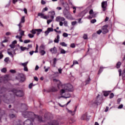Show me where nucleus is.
Returning a JSON list of instances; mask_svg holds the SVG:
<instances>
[{"label": "nucleus", "instance_id": "1", "mask_svg": "<svg viewBox=\"0 0 125 125\" xmlns=\"http://www.w3.org/2000/svg\"><path fill=\"white\" fill-rule=\"evenodd\" d=\"M22 116L24 118H29L30 119L37 120L38 123H42V116L36 115L33 112L25 111L22 113Z\"/></svg>", "mask_w": 125, "mask_h": 125}, {"label": "nucleus", "instance_id": "2", "mask_svg": "<svg viewBox=\"0 0 125 125\" xmlns=\"http://www.w3.org/2000/svg\"><path fill=\"white\" fill-rule=\"evenodd\" d=\"M103 95L98 94L96 98L92 101V105L98 106L103 102Z\"/></svg>", "mask_w": 125, "mask_h": 125}, {"label": "nucleus", "instance_id": "3", "mask_svg": "<svg viewBox=\"0 0 125 125\" xmlns=\"http://www.w3.org/2000/svg\"><path fill=\"white\" fill-rule=\"evenodd\" d=\"M11 92L14 93V94H15L16 96H18V97H22L24 95V94L23 93V91L21 90H17L16 89H13L11 90Z\"/></svg>", "mask_w": 125, "mask_h": 125}, {"label": "nucleus", "instance_id": "4", "mask_svg": "<svg viewBox=\"0 0 125 125\" xmlns=\"http://www.w3.org/2000/svg\"><path fill=\"white\" fill-rule=\"evenodd\" d=\"M64 89L65 90H67V91H69V92H72L74 91V88L73 87V85L70 83L64 84V86H63Z\"/></svg>", "mask_w": 125, "mask_h": 125}, {"label": "nucleus", "instance_id": "5", "mask_svg": "<svg viewBox=\"0 0 125 125\" xmlns=\"http://www.w3.org/2000/svg\"><path fill=\"white\" fill-rule=\"evenodd\" d=\"M63 14L64 17H65V18H67V19H72V15H71V13L69 12V11H68V10H64Z\"/></svg>", "mask_w": 125, "mask_h": 125}, {"label": "nucleus", "instance_id": "6", "mask_svg": "<svg viewBox=\"0 0 125 125\" xmlns=\"http://www.w3.org/2000/svg\"><path fill=\"white\" fill-rule=\"evenodd\" d=\"M36 121H37V122H38L37 120L34 119H27L24 122L23 124H24V125H33V122H36Z\"/></svg>", "mask_w": 125, "mask_h": 125}, {"label": "nucleus", "instance_id": "7", "mask_svg": "<svg viewBox=\"0 0 125 125\" xmlns=\"http://www.w3.org/2000/svg\"><path fill=\"white\" fill-rule=\"evenodd\" d=\"M53 31L56 32V33L57 32V30H56V29H53L52 27H48L47 30L44 32L45 37L48 36V34H49L50 32H53Z\"/></svg>", "mask_w": 125, "mask_h": 125}, {"label": "nucleus", "instance_id": "8", "mask_svg": "<svg viewBox=\"0 0 125 125\" xmlns=\"http://www.w3.org/2000/svg\"><path fill=\"white\" fill-rule=\"evenodd\" d=\"M108 27H109V25L108 24H105L102 27V31L103 34H104V35H105V34H107V33L109 32V30L107 29Z\"/></svg>", "mask_w": 125, "mask_h": 125}, {"label": "nucleus", "instance_id": "9", "mask_svg": "<svg viewBox=\"0 0 125 125\" xmlns=\"http://www.w3.org/2000/svg\"><path fill=\"white\" fill-rule=\"evenodd\" d=\"M118 72L119 73V77H121V76H122V79L123 80V82H125V69L122 71V69H120L118 70Z\"/></svg>", "mask_w": 125, "mask_h": 125}, {"label": "nucleus", "instance_id": "10", "mask_svg": "<svg viewBox=\"0 0 125 125\" xmlns=\"http://www.w3.org/2000/svg\"><path fill=\"white\" fill-rule=\"evenodd\" d=\"M81 119L82 121H89V118L87 117V113H85V114H83L82 116Z\"/></svg>", "mask_w": 125, "mask_h": 125}, {"label": "nucleus", "instance_id": "11", "mask_svg": "<svg viewBox=\"0 0 125 125\" xmlns=\"http://www.w3.org/2000/svg\"><path fill=\"white\" fill-rule=\"evenodd\" d=\"M48 125H59V121L58 120H52L50 122H48Z\"/></svg>", "mask_w": 125, "mask_h": 125}, {"label": "nucleus", "instance_id": "12", "mask_svg": "<svg viewBox=\"0 0 125 125\" xmlns=\"http://www.w3.org/2000/svg\"><path fill=\"white\" fill-rule=\"evenodd\" d=\"M62 5L64 8V10L69 9V4L67 2H62L61 3Z\"/></svg>", "mask_w": 125, "mask_h": 125}, {"label": "nucleus", "instance_id": "13", "mask_svg": "<svg viewBox=\"0 0 125 125\" xmlns=\"http://www.w3.org/2000/svg\"><path fill=\"white\" fill-rule=\"evenodd\" d=\"M51 114L50 113H45L44 114V119L45 121H48L49 120H51Z\"/></svg>", "mask_w": 125, "mask_h": 125}, {"label": "nucleus", "instance_id": "14", "mask_svg": "<svg viewBox=\"0 0 125 125\" xmlns=\"http://www.w3.org/2000/svg\"><path fill=\"white\" fill-rule=\"evenodd\" d=\"M107 7V1H103L102 2V7L103 11H106V7Z\"/></svg>", "mask_w": 125, "mask_h": 125}, {"label": "nucleus", "instance_id": "15", "mask_svg": "<svg viewBox=\"0 0 125 125\" xmlns=\"http://www.w3.org/2000/svg\"><path fill=\"white\" fill-rule=\"evenodd\" d=\"M38 16H40L41 18L42 19H47L48 18V17H47V16H44V14L42 13H38Z\"/></svg>", "mask_w": 125, "mask_h": 125}, {"label": "nucleus", "instance_id": "16", "mask_svg": "<svg viewBox=\"0 0 125 125\" xmlns=\"http://www.w3.org/2000/svg\"><path fill=\"white\" fill-rule=\"evenodd\" d=\"M50 52L52 54H56L57 53V48L54 46L53 48H52L50 49Z\"/></svg>", "mask_w": 125, "mask_h": 125}, {"label": "nucleus", "instance_id": "17", "mask_svg": "<svg viewBox=\"0 0 125 125\" xmlns=\"http://www.w3.org/2000/svg\"><path fill=\"white\" fill-rule=\"evenodd\" d=\"M56 22H61V21H65V18L63 17L58 16L56 18Z\"/></svg>", "mask_w": 125, "mask_h": 125}, {"label": "nucleus", "instance_id": "18", "mask_svg": "<svg viewBox=\"0 0 125 125\" xmlns=\"http://www.w3.org/2000/svg\"><path fill=\"white\" fill-rule=\"evenodd\" d=\"M57 91H58V90L57 89V88L55 87H52L49 90V92H57Z\"/></svg>", "mask_w": 125, "mask_h": 125}, {"label": "nucleus", "instance_id": "19", "mask_svg": "<svg viewBox=\"0 0 125 125\" xmlns=\"http://www.w3.org/2000/svg\"><path fill=\"white\" fill-rule=\"evenodd\" d=\"M59 83H57V86L58 88H60V87L61 86L62 88H64V84H62L61 81H59L58 82Z\"/></svg>", "mask_w": 125, "mask_h": 125}, {"label": "nucleus", "instance_id": "20", "mask_svg": "<svg viewBox=\"0 0 125 125\" xmlns=\"http://www.w3.org/2000/svg\"><path fill=\"white\" fill-rule=\"evenodd\" d=\"M76 111H77V106L75 107V108L73 111L72 110H68V113L71 114V115H72V116H74V115H75V114L76 113Z\"/></svg>", "mask_w": 125, "mask_h": 125}, {"label": "nucleus", "instance_id": "21", "mask_svg": "<svg viewBox=\"0 0 125 125\" xmlns=\"http://www.w3.org/2000/svg\"><path fill=\"white\" fill-rule=\"evenodd\" d=\"M49 13H51V16H50V17L52 20H53L54 19V15H55V12L52 11V12H49Z\"/></svg>", "mask_w": 125, "mask_h": 125}, {"label": "nucleus", "instance_id": "22", "mask_svg": "<svg viewBox=\"0 0 125 125\" xmlns=\"http://www.w3.org/2000/svg\"><path fill=\"white\" fill-rule=\"evenodd\" d=\"M20 78L21 79V83H23V82H25V76L23 74H21Z\"/></svg>", "mask_w": 125, "mask_h": 125}, {"label": "nucleus", "instance_id": "23", "mask_svg": "<svg viewBox=\"0 0 125 125\" xmlns=\"http://www.w3.org/2000/svg\"><path fill=\"white\" fill-rule=\"evenodd\" d=\"M36 31L37 32V36H39V35L42 32V29H36Z\"/></svg>", "mask_w": 125, "mask_h": 125}, {"label": "nucleus", "instance_id": "24", "mask_svg": "<svg viewBox=\"0 0 125 125\" xmlns=\"http://www.w3.org/2000/svg\"><path fill=\"white\" fill-rule=\"evenodd\" d=\"M121 65H122V62H118L116 63V68H117V69H120V68H121Z\"/></svg>", "mask_w": 125, "mask_h": 125}, {"label": "nucleus", "instance_id": "25", "mask_svg": "<svg viewBox=\"0 0 125 125\" xmlns=\"http://www.w3.org/2000/svg\"><path fill=\"white\" fill-rule=\"evenodd\" d=\"M20 49H21V51H25V50H26V49L27 50H29V48H27V47H23V46H21L20 47Z\"/></svg>", "mask_w": 125, "mask_h": 125}, {"label": "nucleus", "instance_id": "26", "mask_svg": "<svg viewBox=\"0 0 125 125\" xmlns=\"http://www.w3.org/2000/svg\"><path fill=\"white\" fill-rule=\"evenodd\" d=\"M114 89H113L112 91H110V99H112V98H114V96H115V95L114 94V93H111L112 91H114Z\"/></svg>", "mask_w": 125, "mask_h": 125}, {"label": "nucleus", "instance_id": "27", "mask_svg": "<svg viewBox=\"0 0 125 125\" xmlns=\"http://www.w3.org/2000/svg\"><path fill=\"white\" fill-rule=\"evenodd\" d=\"M103 92L104 93V96L106 97L109 95V92H110V91H103Z\"/></svg>", "mask_w": 125, "mask_h": 125}, {"label": "nucleus", "instance_id": "28", "mask_svg": "<svg viewBox=\"0 0 125 125\" xmlns=\"http://www.w3.org/2000/svg\"><path fill=\"white\" fill-rule=\"evenodd\" d=\"M65 92H66V90L63 88L60 90V95H63V94H64V93H65Z\"/></svg>", "mask_w": 125, "mask_h": 125}, {"label": "nucleus", "instance_id": "29", "mask_svg": "<svg viewBox=\"0 0 125 125\" xmlns=\"http://www.w3.org/2000/svg\"><path fill=\"white\" fill-rule=\"evenodd\" d=\"M90 81H91V79H90V78H88L87 80H85V85H86V84H89V83H90Z\"/></svg>", "mask_w": 125, "mask_h": 125}, {"label": "nucleus", "instance_id": "30", "mask_svg": "<svg viewBox=\"0 0 125 125\" xmlns=\"http://www.w3.org/2000/svg\"><path fill=\"white\" fill-rule=\"evenodd\" d=\"M62 98H65L66 99H67V98H70V97H71V94L70 93L67 94V97L62 96Z\"/></svg>", "mask_w": 125, "mask_h": 125}, {"label": "nucleus", "instance_id": "31", "mask_svg": "<svg viewBox=\"0 0 125 125\" xmlns=\"http://www.w3.org/2000/svg\"><path fill=\"white\" fill-rule=\"evenodd\" d=\"M40 53L41 55L43 56V55H44V54H45L46 52H45V51H44L43 50H41L40 52Z\"/></svg>", "mask_w": 125, "mask_h": 125}, {"label": "nucleus", "instance_id": "32", "mask_svg": "<svg viewBox=\"0 0 125 125\" xmlns=\"http://www.w3.org/2000/svg\"><path fill=\"white\" fill-rule=\"evenodd\" d=\"M103 71V67H101L98 71V75H100V74H101V73H102Z\"/></svg>", "mask_w": 125, "mask_h": 125}, {"label": "nucleus", "instance_id": "33", "mask_svg": "<svg viewBox=\"0 0 125 125\" xmlns=\"http://www.w3.org/2000/svg\"><path fill=\"white\" fill-rule=\"evenodd\" d=\"M25 23V17L23 16L21 18V21H20V23Z\"/></svg>", "mask_w": 125, "mask_h": 125}, {"label": "nucleus", "instance_id": "34", "mask_svg": "<svg viewBox=\"0 0 125 125\" xmlns=\"http://www.w3.org/2000/svg\"><path fill=\"white\" fill-rule=\"evenodd\" d=\"M60 45H62V46H64V47L67 46V44H66V43H65V42H61L60 43Z\"/></svg>", "mask_w": 125, "mask_h": 125}, {"label": "nucleus", "instance_id": "35", "mask_svg": "<svg viewBox=\"0 0 125 125\" xmlns=\"http://www.w3.org/2000/svg\"><path fill=\"white\" fill-rule=\"evenodd\" d=\"M9 116L11 119H13V118H15L16 117L15 115L12 113L10 114Z\"/></svg>", "mask_w": 125, "mask_h": 125}, {"label": "nucleus", "instance_id": "36", "mask_svg": "<svg viewBox=\"0 0 125 125\" xmlns=\"http://www.w3.org/2000/svg\"><path fill=\"white\" fill-rule=\"evenodd\" d=\"M38 49H39V45L38 44H36V50L35 51V53H38L39 52Z\"/></svg>", "mask_w": 125, "mask_h": 125}, {"label": "nucleus", "instance_id": "37", "mask_svg": "<svg viewBox=\"0 0 125 125\" xmlns=\"http://www.w3.org/2000/svg\"><path fill=\"white\" fill-rule=\"evenodd\" d=\"M66 53V51L64 49H61V54H65Z\"/></svg>", "mask_w": 125, "mask_h": 125}, {"label": "nucleus", "instance_id": "38", "mask_svg": "<svg viewBox=\"0 0 125 125\" xmlns=\"http://www.w3.org/2000/svg\"><path fill=\"white\" fill-rule=\"evenodd\" d=\"M31 33H32L33 34V35H36V34L37 33V31L35 29H32L31 31Z\"/></svg>", "mask_w": 125, "mask_h": 125}, {"label": "nucleus", "instance_id": "39", "mask_svg": "<svg viewBox=\"0 0 125 125\" xmlns=\"http://www.w3.org/2000/svg\"><path fill=\"white\" fill-rule=\"evenodd\" d=\"M6 71H7L6 68H5V67L3 68L1 70V72L2 73H6Z\"/></svg>", "mask_w": 125, "mask_h": 125}, {"label": "nucleus", "instance_id": "40", "mask_svg": "<svg viewBox=\"0 0 125 125\" xmlns=\"http://www.w3.org/2000/svg\"><path fill=\"white\" fill-rule=\"evenodd\" d=\"M57 61V59L54 58V59H53V65H54V67H55V65H56Z\"/></svg>", "mask_w": 125, "mask_h": 125}, {"label": "nucleus", "instance_id": "41", "mask_svg": "<svg viewBox=\"0 0 125 125\" xmlns=\"http://www.w3.org/2000/svg\"><path fill=\"white\" fill-rule=\"evenodd\" d=\"M24 43H29V42H31V41L30 40H25L23 41Z\"/></svg>", "mask_w": 125, "mask_h": 125}, {"label": "nucleus", "instance_id": "42", "mask_svg": "<svg viewBox=\"0 0 125 125\" xmlns=\"http://www.w3.org/2000/svg\"><path fill=\"white\" fill-rule=\"evenodd\" d=\"M70 47L72 48H75L76 47V45L75 44V43H72L70 44Z\"/></svg>", "mask_w": 125, "mask_h": 125}, {"label": "nucleus", "instance_id": "43", "mask_svg": "<svg viewBox=\"0 0 125 125\" xmlns=\"http://www.w3.org/2000/svg\"><path fill=\"white\" fill-rule=\"evenodd\" d=\"M47 10H48V8H47V7H46L43 8V9L42 10V12L43 13V12H44V11H47Z\"/></svg>", "mask_w": 125, "mask_h": 125}, {"label": "nucleus", "instance_id": "44", "mask_svg": "<svg viewBox=\"0 0 125 125\" xmlns=\"http://www.w3.org/2000/svg\"><path fill=\"white\" fill-rule=\"evenodd\" d=\"M83 39L84 40H87V34H84L83 36Z\"/></svg>", "mask_w": 125, "mask_h": 125}, {"label": "nucleus", "instance_id": "45", "mask_svg": "<svg viewBox=\"0 0 125 125\" xmlns=\"http://www.w3.org/2000/svg\"><path fill=\"white\" fill-rule=\"evenodd\" d=\"M28 36L29 38H30V39H32V38H34V35H33L32 34H28Z\"/></svg>", "mask_w": 125, "mask_h": 125}, {"label": "nucleus", "instance_id": "46", "mask_svg": "<svg viewBox=\"0 0 125 125\" xmlns=\"http://www.w3.org/2000/svg\"><path fill=\"white\" fill-rule=\"evenodd\" d=\"M122 101V98H118L117 100V104H120L121 103V102Z\"/></svg>", "mask_w": 125, "mask_h": 125}, {"label": "nucleus", "instance_id": "47", "mask_svg": "<svg viewBox=\"0 0 125 125\" xmlns=\"http://www.w3.org/2000/svg\"><path fill=\"white\" fill-rule=\"evenodd\" d=\"M10 73H11L12 74H15V73H16V71H15V70H13V69H11L10 70Z\"/></svg>", "mask_w": 125, "mask_h": 125}, {"label": "nucleus", "instance_id": "48", "mask_svg": "<svg viewBox=\"0 0 125 125\" xmlns=\"http://www.w3.org/2000/svg\"><path fill=\"white\" fill-rule=\"evenodd\" d=\"M52 21V20H48L47 21V24H48V25H49V24L51 23Z\"/></svg>", "mask_w": 125, "mask_h": 125}, {"label": "nucleus", "instance_id": "49", "mask_svg": "<svg viewBox=\"0 0 125 125\" xmlns=\"http://www.w3.org/2000/svg\"><path fill=\"white\" fill-rule=\"evenodd\" d=\"M4 61L5 62H8V61H9V58L7 57V58H5L4 60Z\"/></svg>", "mask_w": 125, "mask_h": 125}, {"label": "nucleus", "instance_id": "50", "mask_svg": "<svg viewBox=\"0 0 125 125\" xmlns=\"http://www.w3.org/2000/svg\"><path fill=\"white\" fill-rule=\"evenodd\" d=\"M124 107V104H121L118 107V109H122Z\"/></svg>", "mask_w": 125, "mask_h": 125}, {"label": "nucleus", "instance_id": "51", "mask_svg": "<svg viewBox=\"0 0 125 125\" xmlns=\"http://www.w3.org/2000/svg\"><path fill=\"white\" fill-rule=\"evenodd\" d=\"M45 46L43 44H41L40 46V49H44Z\"/></svg>", "mask_w": 125, "mask_h": 125}, {"label": "nucleus", "instance_id": "52", "mask_svg": "<svg viewBox=\"0 0 125 125\" xmlns=\"http://www.w3.org/2000/svg\"><path fill=\"white\" fill-rule=\"evenodd\" d=\"M63 37H64V38H67V37H68V34H67L66 33H64L62 34Z\"/></svg>", "mask_w": 125, "mask_h": 125}, {"label": "nucleus", "instance_id": "53", "mask_svg": "<svg viewBox=\"0 0 125 125\" xmlns=\"http://www.w3.org/2000/svg\"><path fill=\"white\" fill-rule=\"evenodd\" d=\"M33 86H34V85H33V83H31L29 85V88H30V89H31L32 88V87H33Z\"/></svg>", "mask_w": 125, "mask_h": 125}, {"label": "nucleus", "instance_id": "54", "mask_svg": "<svg viewBox=\"0 0 125 125\" xmlns=\"http://www.w3.org/2000/svg\"><path fill=\"white\" fill-rule=\"evenodd\" d=\"M63 24L65 27H67V26H68V22L67 21H64L63 22Z\"/></svg>", "mask_w": 125, "mask_h": 125}, {"label": "nucleus", "instance_id": "55", "mask_svg": "<svg viewBox=\"0 0 125 125\" xmlns=\"http://www.w3.org/2000/svg\"><path fill=\"white\" fill-rule=\"evenodd\" d=\"M101 33H102V30L100 29L97 31V34H98V35H100Z\"/></svg>", "mask_w": 125, "mask_h": 125}, {"label": "nucleus", "instance_id": "56", "mask_svg": "<svg viewBox=\"0 0 125 125\" xmlns=\"http://www.w3.org/2000/svg\"><path fill=\"white\" fill-rule=\"evenodd\" d=\"M78 64L79 62L77 61H73V65Z\"/></svg>", "mask_w": 125, "mask_h": 125}, {"label": "nucleus", "instance_id": "57", "mask_svg": "<svg viewBox=\"0 0 125 125\" xmlns=\"http://www.w3.org/2000/svg\"><path fill=\"white\" fill-rule=\"evenodd\" d=\"M24 33H25V31H21V32L20 33V34L21 36V37H22V36H24Z\"/></svg>", "mask_w": 125, "mask_h": 125}, {"label": "nucleus", "instance_id": "58", "mask_svg": "<svg viewBox=\"0 0 125 125\" xmlns=\"http://www.w3.org/2000/svg\"><path fill=\"white\" fill-rule=\"evenodd\" d=\"M76 24H77L76 21H72L71 22V25H72V26H75V25H76Z\"/></svg>", "mask_w": 125, "mask_h": 125}, {"label": "nucleus", "instance_id": "59", "mask_svg": "<svg viewBox=\"0 0 125 125\" xmlns=\"http://www.w3.org/2000/svg\"><path fill=\"white\" fill-rule=\"evenodd\" d=\"M27 64H28V62H26L22 63V65L24 67H26V66H27Z\"/></svg>", "mask_w": 125, "mask_h": 125}, {"label": "nucleus", "instance_id": "60", "mask_svg": "<svg viewBox=\"0 0 125 125\" xmlns=\"http://www.w3.org/2000/svg\"><path fill=\"white\" fill-rule=\"evenodd\" d=\"M96 22V19L92 20L91 21V23H92V24H94V23H95Z\"/></svg>", "mask_w": 125, "mask_h": 125}, {"label": "nucleus", "instance_id": "61", "mask_svg": "<svg viewBox=\"0 0 125 125\" xmlns=\"http://www.w3.org/2000/svg\"><path fill=\"white\" fill-rule=\"evenodd\" d=\"M54 42H56V43H58V42H59V40L58 39H56V38H55Z\"/></svg>", "mask_w": 125, "mask_h": 125}, {"label": "nucleus", "instance_id": "62", "mask_svg": "<svg viewBox=\"0 0 125 125\" xmlns=\"http://www.w3.org/2000/svg\"><path fill=\"white\" fill-rule=\"evenodd\" d=\"M53 82H55V83H59V82H60V80H57L56 79H54Z\"/></svg>", "mask_w": 125, "mask_h": 125}, {"label": "nucleus", "instance_id": "63", "mask_svg": "<svg viewBox=\"0 0 125 125\" xmlns=\"http://www.w3.org/2000/svg\"><path fill=\"white\" fill-rule=\"evenodd\" d=\"M8 54H9V55H10V56H11L12 57H13V54H12V52H8Z\"/></svg>", "mask_w": 125, "mask_h": 125}, {"label": "nucleus", "instance_id": "64", "mask_svg": "<svg viewBox=\"0 0 125 125\" xmlns=\"http://www.w3.org/2000/svg\"><path fill=\"white\" fill-rule=\"evenodd\" d=\"M10 47H11V48H14V47H15V45L13 44H10Z\"/></svg>", "mask_w": 125, "mask_h": 125}]
</instances>
